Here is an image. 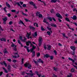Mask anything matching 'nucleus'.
Listing matches in <instances>:
<instances>
[{
	"label": "nucleus",
	"mask_w": 77,
	"mask_h": 77,
	"mask_svg": "<svg viewBox=\"0 0 77 77\" xmlns=\"http://www.w3.org/2000/svg\"><path fill=\"white\" fill-rule=\"evenodd\" d=\"M42 17V14H39L38 15V17H39V18H41V17Z\"/></svg>",
	"instance_id": "49"
},
{
	"label": "nucleus",
	"mask_w": 77,
	"mask_h": 77,
	"mask_svg": "<svg viewBox=\"0 0 77 77\" xmlns=\"http://www.w3.org/2000/svg\"><path fill=\"white\" fill-rule=\"evenodd\" d=\"M62 35H63L64 37H66V35H65V34L64 33H61Z\"/></svg>",
	"instance_id": "53"
},
{
	"label": "nucleus",
	"mask_w": 77,
	"mask_h": 77,
	"mask_svg": "<svg viewBox=\"0 0 77 77\" xmlns=\"http://www.w3.org/2000/svg\"><path fill=\"white\" fill-rule=\"evenodd\" d=\"M50 59H51V60H53V56H50Z\"/></svg>",
	"instance_id": "51"
},
{
	"label": "nucleus",
	"mask_w": 77,
	"mask_h": 77,
	"mask_svg": "<svg viewBox=\"0 0 77 77\" xmlns=\"http://www.w3.org/2000/svg\"><path fill=\"white\" fill-rule=\"evenodd\" d=\"M58 21L60 23H61V22H62V20H60V18H58Z\"/></svg>",
	"instance_id": "44"
},
{
	"label": "nucleus",
	"mask_w": 77,
	"mask_h": 77,
	"mask_svg": "<svg viewBox=\"0 0 77 77\" xmlns=\"http://www.w3.org/2000/svg\"><path fill=\"white\" fill-rule=\"evenodd\" d=\"M11 11L12 12H16V10H12Z\"/></svg>",
	"instance_id": "41"
},
{
	"label": "nucleus",
	"mask_w": 77,
	"mask_h": 77,
	"mask_svg": "<svg viewBox=\"0 0 77 77\" xmlns=\"http://www.w3.org/2000/svg\"><path fill=\"white\" fill-rule=\"evenodd\" d=\"M40 55H41L40 53H39V52H38L37 53V57H39V56H40Z\"/></svg>",
	"instance_id": "40"
},
{
	"label": "nucleus",
	"mask_w": 77,
	"mask_h": 77,
	"mask_svg": "<svg viewBox=\"0 0 77 77\" xmlns=\"http://www.w3.org/2000/svg\"><path fill=\"white\" fill-rule=\"evenodd\" d=\"M66 21H68V22H70V20H69V18H68L67 17H66Z\"/></svg>",
	"instance_id": "35"
},
{
	"label": "nucleus",
	"mask_w": 77,
	"mask_h": 77,
	"mask_svg": "<svg viewBox=\"0 0 77 77\" xmlns=\"http://www.w3.org/2000/svg\"><path fill=\"white\" fill-rule=\"evenodd\" d=\"M7 69L8 70V71L9 72H11V66L10 64H9L7 66Z\"/></svg>",
	"instance_id": "4"
},
{
	"label": "nucleus",
	"mask_w": 77,
	"mask_h": 77,
	"mask_svg": "<svg viewBox=\"0 0 77 77\" xmlns=\"http://www.w3.org/2000/svg\"><path fill=\"white\" fill-rule=\"evenodd\" d=\"M13 62H14V63H16L17 62V60H14L13 61Z\"/></svg>",
	"instance_id": "60"
},
{
	"label": "nucleus",
	"mask_w": 77,
	"mask_h": 77,
	"mask_svg": "<svg viewBox=\"0 0 77 77\" xmlns=\"http://www.w3.org/2000/svg\"><path fill=\"white\" fill-rule=\"evenodd\" d=\"M29 29L30 30H35V28L32 27V26H29Z\"/></svg>",
	"instance_id": "10"
},
{
	"label": "nucleus",
	"mask_w": 77,
	"mask_h": 77,
	"mask_svg": "<svg viewBox=\"0 0 77 77\" xmlns=\"http://www.w3.org/2000/svg\"><path fill=\"white\" fill-rule=\"evenodd\" d=\"M35 24H36V27H38V23H34V26H35Z\"/></svg>",
	"instance_id": "27"
},
{
	"label": "nucleus",
	"mask_w": 77,
	"mask_h": 77,
	"mask_svg": "<svg viewBox=\"0 0 77 77\" xmlns=\"http://www.w3.org/2000/svg\"><path fill=\"white\" fill-rule=\"evenodd\" d=\"M7 17H6L4 18H3V21H6L7 20H8Z\"/></svg>",
	"instance_id": "26"
},
{
	"label": "nucleus",
	"mask_w": 77,
	"mask_h": 77,
	"mask_svg": "<svg viewBox=\"0 0 77 77\" xmlns=\"http://www.w3.org/2000/svg\"><path fill=\"white\" fill-rule=\"evenodd\" d=\"M47 28L48 29V30L51 31V28H49L48 27H47Z\"/></svg>",
	"instance_id": "42"
},
{
	"label": "nucleus",
	"mask_w": 77,
	"mask_h": 77,
	"mask_svg": "<svg viewBox=\"0 0 77 77\" xmlns=\"http://www.w3.org/2000/svg\"><path fill=\"white\" fill-rule=\"evenodd\" d=\"M47 34L48 35H51V33L50 32V31H48L47 32Z\"/></svg>",
	"instance_id": "38"
},
{
	"label": "nucleus",
	"mask_w": 77,
	"mask_h": 77,
	"mask_svg": "<svg viewBox=\"0 0 77 77\" xmlns=\"http://www.w3.org/2000/svg\"><path fill=\"white\" fill-rule=\"evenodd\" d=\"M6 6H8V8H11V6H10V5L9 4H8V2H6Z\"/></svg>",
	"instance_id": "19"
},
{
	"label": "nucleus",
	"mask_w": 77,
	"mask_h": 77,
	"mask_svg": "<svg viewBox=\"0 0 77 77\" xmlns=\"http://www.w3.org/2000/svg\"><path fill=\"white\" fill-rule=\"evenodd\" d=\"M30 47H33V46H34V45H33L32 44V43L31 42V43H30Z\"/></svg>",
	"instance_id": "56"
},
{
	"label": "nucleus",
	"mask_w": 77,
	"mask_h": 77,
	"mask_svg": "<svg viewBox=\"0 0 77 77\" xmlns=\"http://www.w3.org/2000/svg\"><path fill=\"white\" fill-rule=\"evenodd\" d=\"M37 62L39 63H44V61L41 60L40 58H39L38 60H37Z\"/></svg>",
	"instance_id": "6"
},
{
	"label": "nucleus",
	"mask_w": 77,
	"mask_h": 77,
	"mask_svg": "<svg viewBox=\"0 0 77 77\" xmlns=\"http://www.w3.org/2000/svg\"><path fill=\"white\" fill-rule=\"evenodd\" d=\"M0 63H1V64L2 65H4L5 67H7V64L6 63V62L5 61H4L3 62H0Z\"/></svg>",
	"instance_id": "5"
},
{
	"label": "nucleus",
	"mask_w": 77,
	"mask_h": 77,
	"mask_svg": "<svg viewBox=\"0 0 77 77\" xmlns=\"http://www.w3.org/2000/svg\"><path fill=\"white\" fill-rule=\"evenodd\" d=\"M43 22H44V23H45L46 24H48V23H49L48 22H47V21H46V19L45 18H44V19L43 21Z\"/></svg>",
	"instance_id": "21"
},
{
	"label": "nucleus",
	"mask_w": 77,
	"mask_h": 77,
	"mask_svg": "<svg viewBox=\"0 0 77 77\" xmlns=\"http://www.w3.org/2000/svg\"><path fill=\"white\" fill-rule=\"evenodd\" d=\"M24 47L26 48L28 53H29V52L30 51V50L29 49V47L25 46H24Z\"/></svg>",
	"instance_id": "9"
},
{
	"label": "nucleus",
	"mask_w": 77,
	"mask_h": 77,
	"mask_svg": "<svg viewBox=\"0 0 77 77\" xmlns=\"http://www.w3.org/2000/svg\"><path fill=\"white\" fill-rule=\"evenodd\" d=\"M16 4L17 5H18L19 6L20 5V3H19V2H16Z\"/></svg>",
	"instance_id": "54"
},
{
	"label": "nucleus",
	"mask_w": 77,
	"mask_h": 77,
	"mask_svg": "<svg viewBox=\"0 0 77 77\" xmlns=\"http://www.w3.org/2000/svg\"><path fill=\"white\" fill-rule=\"evenodd\" d=\"M70 48L73 51H74L75 50V47L73 46H71Z\"/></svg>",
	"instance_id": "15"
},
{
	"label": "nucleus",
	"mask_w": 77,
	"mask_h": 77,
	"mask_svg": "<svg viewBox=\"0 0 77 77\" xmlns=\"http://www.w3.org/2000/svg\"><path fill=\"white\" fill-rule=\"evenodd\" d=\"M20 12H22V14L24 16H28V15L27 14L24 13L23 11H20Z\"/></svg>",
	"instance_id": "17"
},
{
	"label": "nucleus",
	"mask_w": 77,
	"mask_h": 77,
	"mask_svg": "<svg viewBox=\"0 0 77 77\" xmlns=\"http://www.w3.org/2000/svg\"><path fill=\"white\" fill-rule=\"evenodd\" d=\"M52 20H53V21H56V19H55V18H54V17H52Z\"/></svg>",
	"instance_id": "52"
},
{
	"label": "nucleus",
	"mask_w": 77,
	"mask_h": 77,
	"mask_svg": "<svg viewBox=\"0 0 77 77\" xmlns=\"http://www.w3.org/2000/svg\"><path fill=\"white\" fill-rule=\"evenodd\" d=\"M43 47L45 50H47V47H46V45H44Z\"/></svg>",
	"instance_id": "46"
},
{
	"label": "nucleus",
	"mask_w": 77,
	"mask_h": 77,
	"mask_svg": "<svg viewBox=\"0 0 77 77\" xmlns=\"http://www.w3.org/2000/svg\"><path fill=\"white\" fill-rule=\"evenodd\" d=\"M22 6L23 8H25V7H26V5L25 4H23Z\"/></svg>",
	"instance_id": "55"
},
{
	"label": "nucleus",
	"mask_w": 77,
	"mask_h": 77,
	"mask_svg": "<svg viewBox=\"0 0 77 77\" xmlns=\"http://www.w3.org/2000/svg\"><path fill=\"white\" fill-rule=\"evenodd\" d=\"M30 41H28V42H26V44L27 46H29L30 45V44L31 43Z\"/></svg>",
	"instance_id": "11"
},
{
	"label": "nucleus",
	"mask_w": 77,
	"mask_h": 77,
	"mask_svg": "<svg viewBox=\"0 0 77 77\" xmlns=\"http://www.w3.org/2000/svg\"><path fill=\"white\" fill-rule=\"evenodd\" d=\"M3 52H4V53L5 55V54H8V53H9L7 51H5Z\"/></svg>",
	"instance_id": "34"
},
{
	"label": "nucleus",
	"mask_w": 77,
	"mask_h": 77,
	"mask_svg": "<svg viewBox=\"0 0 77 77\" xmlns=\"http://www.w3.org/2000/svg\"><path fill=\"white\" fill-rule=\"evenodd\" d=\"M7 15H8V16L9 17H11V15L10 14H7Z\"/></svg>",
	"instance_id": "64"
},
{
	"label": "nucleus",
	"mask_w": 77,
	"mask_h": 77,
	"mask_svg": "<svg viewBox=\"0 0 77 77\" xmlns=\"http://www.w3.org/2000/svg\"><path fill=\"white\" fill-rule=\"evenodd\" d=\"M35 51H33L32 54V57H33L35 56Z\"/></svg>",
	"instance_id": "28"
},
{
	"label": "nucleus",
	"mask_w": 77,
	"mask_h": 77,
	"mask_svg": "<svg viewBox=\"0 0 77 77\" xmlns=\"http://www.w3.org/2000/svg\"><path fill=\"white\" fill-rule=\"evenodd\" d=\"M1 30L2 31H3L4 29H2V26L0 25V30Z\"/></svg>",
	"instance_id": "50"
},
{
	"label": "nucleus",
	"mask_w": 77,
	"mask_h": 77,
	"mask_svg": "<svg viewBox=\"0 0 77 77\" xmlns=\"http://www.w3.org/2000/svg\"><path fill=\"white\" fill-rule=\"evenodd\" d=\"M7 60L8 61V62H11V59H7Z\"/></svg>",
	"instance_id": "58"
},
{
	"label": "nucleus",
	"mask_w": 77,
	"mask_h": 77,
	"mask_svg": "<svg viewBox=\"0 0 77 77\" xmlns=\"http://www.w3.org/2000/svg\"><path fill=\"white\" fill-rule=\"evenodd\" d=\"M54 52L55 55H57V52L56 51L54 50Z\"/></svg>",
	"instance_id": "39"
},
{
	"label": "nucleus",
	"mask_w": 77,
	"mask_h": 77,
	"mask_svg": "<svg viewBox=\"0 0 77 77\" xmlns=\"http://www.w3.org/2000/svg\"><path fill=\"white\" fill-rule=\"evenodd\" d=\"M56 17H57L60 18L61 19H62V18H63V17H62V16H61L60 14L59 13L56 14Z\"/></svg>",
	"instance_id": "3"
},
{
	"label": "nucleus",
	"mask_w": 77,
	"mask_h": 77,
	"mask_svg": "<svg viewBox=\"0 0 77 77\" xmlns=\"http://www.w3.org/2000/svg\"><path fill=\"white\" fill-rule=\"evenodd\" d=\"M68 59L69 60H71L72 61V62L73 63H74V60H73L72 59L71 57H69L68 58Z\"/></svg>",
	"instance_id": "20"
},
{
	"label": "nucleus",
	"mask_w": 77,
	"mask_h": 77,
	"mask_svg": "<svg viewBox=\"0 0 77 77\" xmlns=\"http://www.w3.org/2000/svg\"><path fill=\"white\" fill-rule=\"evenodd\" d=\"M42 38L40 37L38 39V42L39 44H38V47H40L42 45Z\"/></svg>",
	"instance_id": "2"
},
{
	"label": "nucleus",
	"mask_w": 77,
	"mask_h": 77,
	"mask_svg": "<svg viewBox=\"0 0 77 77\" xmlns=\"http://www.w3.org/2000/svg\"><path fill=\"white\" fill-rule=\"evenodd\" d=\"M51 46L49 45L48 46V48H47V49L48 50H50V49H51Z\"/></svg>",
	"instance_id": "30"
},
{
	"label": "nucleus",
	"mask_w": 77,
	"mask_h": 77,
	"mask_svg": "<svg viewBox=\"0 0 77 77\" xmlns=\"http://www.w3.org/2000/svg\"><path fill=\"white\" fill-rule=\"evenodd\" d=\"M74 71H75V69H74L73 68H72L71 70V72H74Z\"/></svg>",
	"instance_id": "31"
},
{
	"label": "nucleus",
	"mask_w": 77,
	"mask_h": 77,
	"mask_svg": "<svg viewBox=\"0 0 77 77\" xmlns=\"http://www.w3.org/2000/svg\"><path fill=\"white\" fill-rule=\"evenodd\" d=\"M24 66L26 68H27L28 66H29L28 67V68H29V69H31V68H32V65L30 64L29 63H26L24 64Z\"/></svg>",
	"instance_id": "1"
},
{
	"label": "nucleus",
	"mask_w": 77,
	"mask_h": 77,
	"mask_svg": "<svg viewBox=\"0 0 77 77\" xmlns=\"http://www.w3.org/2000/svg\"><path fill=\"white\" fill-rule=\"evenodd\" d=\"M44 57H46V58H48L50 57V56L48 54H46L45 55H44Z\"/></svg>",
	"instance_id": "12"
},
{
	"label": "nucleus",
	"mask_w": 77,
	"mask_h": 77,
	"mask_svg": "<svg viewBox=\"0 0 77 77\" xmlns=\"http://www.w3.org/2000/svg\"><path fill=\"white\" fill-rule=\"evenodd\" d=\"M18 43L19 44H20V45H21V47H23V45L22 44H21V42H20V40H18Z\"/></svg>",
	"instance_id": "24"
},
{
	"label": "nucleus",
	"mask_w": 77,
	"mask_h": 77,
	"mask_svg": "<svg viewBox=\"0 0 77 77\" xmlns=\"http://www.w3.org/2000/svg\"><path fill=\"white\" fill-rule=\"evenodd\" d=\"M33 6H34V8L35 9H37V6H36V4H35Z\"/></svg>",
	"instance_id": "33"
},
{
	"label": "nucleus",
	"mask_w": 77,
	"mask_h": 77,
	"mask_svg": "<svg viewBox=\"0 0 77 77\" xmlns=\"http://www.w3.org/2000/svg\"><path fill=\"white\" fill-rule=\"evenodd\" d=\"M34 50L33 49H31L30 50V51H31V53H33V51Z\"/></svg>",
	"instance_id": "59"
},
{
	"label": "nucleus",
	"mask_w": 77,
	"mask_h": 77,
	"mask_svg": "<svg viewBox=\"0 0 77 77\" xmlns=\"http://www.w3.org/2000/svg\"><path fill=\"white\" fill-rule=\"evenodd\" d=\"M29 33L30 34H29L28 32H27L26 36L27 38L28 39H29L30 38V35H31V33L29 32Z\"/></svg>",
	"instance_id": "7"
},
{
	"label": "nucleus",
	"mask_w": 77,
	"mask_h": 77,
	"mask_svg": "<svg viewBox=\"0 0 77 77\" xmlns=\"http://www.w3.org/2000/svg\"><path fill=\"white\" fill-rule=\"evenodd\" d=\"M51 3H56V2H58L59 3L60 2V1L57 0H51Z\"/></svg>",
	"instance_id": "8"
},
{
	"label": "nucleus",
	"mask_w": 77,
	"mask_h": 77,
	"mask_svg": "<svg viewBox=\"0 0 77 77\" xmlns=\"http://www.w3.org/2000/svg\"><path fill=\"white\" fill-rule=\"evenodd\" d=\"M20 23H21V24H23V25H24V23L23 22V21H22L21 20H20V22H19V24H20Z\"/></svg>",
	"instance_id": "36"
},
{
	"label": "nucleus",
	"mask_w": 77,
	"mask_h": 77,
	"mask_svg": "<svg viewBox=\"0 0 77 77\" xmlns=\"http://www.w3.org/2000/svg\"><path fill=\"white\" fill-rule=\"evenodd\" d=\"M41 30H42V31H45V30L44 28H43V26H41Z\"/></svg>",
	"instance_id": "29"
},
{
	"label": "nucleus",
	"mask_w": 77,
	"mask_h": 77,
	"mask_svg": "<svg viewBox=\"0 0 77 77\" xmlns=\"http://www.w3.org/2000/svg\"><path fill=\"white\" fill-rule=\"evenodd\" d=\"M1 41H4V42H6V38H2L1 39H0Z\"/></svg>",
	"instance_id": "14"
},
{
	"label": "nucleus",
	"mask_w": 77,
	"mask_h": 77,
	"mask_svg": "<svg viewBox=\"0 0 77 77\" xmlns=\"http://www.w3.org/2000/svg\"><path fill=\"white\" fill-rule=\"evenodd\" d=\"M71 18H72L73 20H76V19H77V16L74 15L73 16V17H71Z\"/></svg>",
	"instance_id": "13"
},
{
	"label": "nucleus",
	"mask_w": 77,
	"mask_h": 77,
	"mask_svg": "<svg viewBox=\"0 0 77 77\" xmlns=\"http://www.w3.org/2000/svg\"><path fill=\"white\" fill-rule=\"evenodd\" d=\"M24 59L23 58L22 59V63H21V65H23V64L24 63Z\"/></svg>",
	"instance_id": "48"
},
{
	"label": "nucleus",
	"mask_w": 77,
	"mask_h": 77,
	"mask_svg": "<svg viewBox=\"0 0 77 77\" xmlns=\"http://www.w3.org/2000/svg\"><path fill=\"white\" fill-rule=\"evenodd\" d=\"M34 62H35V64L37 65H38V61L36 62L35 60H34Z\"/></svg>",
	"instance_id": "32"
},
{
	"label": "nucleus",
	"mask_w": 77,
	"mask_h": 77,
	"mask_svg": "<svg viewBox=\"0 0 77 77\" xmlns=\"http://www.w3.org/2000/svg\"><path fill=\"white\" fill-rule=\"evenodd\" d=\"M13 24V22L12 21H10L9 23V25H11V24Z\"/></svg>",
	"instance_id": "47"
},
{
	"label": "nucleus",
	"mask_w": 77,
	"mask_h": 77,
	"mask_svg": "<svg viewBox=\"0 0 77 77\" xmlns=\"http://www.w3.org/2000/svg\"><path fill=\"white\" fill-rule=\"evenodd\" d=\"M3 69L4 70L6 73H8V71H7V70H6V69H5V67H3Z\"/></svg>",
	"instance_id": "25"
},
{
	"label": "nucleus",
	"mask_w": 77,
	"mask_h": 77,
	"mask_svg": "<svg viewBox=\"0 0 77 77\" xmlns=\"http://www.w3.org/2000/svg\"><path fill=\"white\" fill-rule=\"evenodd\" d=\"M6 7H5L4 8V10L5 12H7V11H6Z\"/></svg>",
	"instance_id": "45"
},
{
	"label": "nucleus",
	"mask_w": 77,
	"mask_h": 77,
	"mask_svg": "<svg viewBox=\"0 0 77 77\" xmlns=\"http://www.w3.org/2000/svg\"><path fill=\"white\" fill-rule=\"evenodd\" d=\"M32 47V49L33 50H35V48H36V46H33Z\"/></svg>",
	"instance_id": "43"
},
{
	"label": "nucleus",
	"mask_w": 77,
	"mask_h": 77,
	"mask_svg": "<svg viewBox=\"0 0 77 77\" xmlns=\"http://www.w3.org/2000/svg\"><path fill=\"white\" fill-rule=\"evenodd\" d=\"M12 57L14 58H17V56L16 55L14 56V55H12Z\"/></svg>",
	"instance_id": "63"
},
{
	"label": "nucleus",
	"mask_w": 77,
	"mask_h": 77,
	"mask_svg": "<svg viewBox=\"0 0 77 77\" xmlns=\"http://www.w3.org/2000/svg\"><path fill=\"white\" fill-rule=\"evenodd\" d=\"M48 19L50 21H53V19L51 17H48Z\"/></svg>",
	"instance_id": "16"
},
{
	"label": "nucleus",
	"mask_w": 77,
	"mask_h": 77,
	"mask_svg": "<svg viewBox=\"0 0 77 77\" xmlns=\"http://www.w3.org/2000/svg\"><path fill=\"white\" fill-rule=\"evenodd\" d=\"M19 3H20V5H23V2H19Z\"/></svg>",
	"instance_id": "62"
},
{
	"label": "nucleus",
	"mask_w": 77,
	"mask_h": 77,
	"mask_svg": "<svg viewBox=\"0 0 77 77\" xmlns=\"http://www.w3.org/2000/svg\"><path fill=\"white\" fill-rule=\"evenodd\" d=\"M14 46H15V45L14 44H13L11 45V47L13 48L14 47Z\"/></svg>",
	"instance_id": "61"
},
{
	"label": "nucleus",
	"mask_w": 77,
	"mask_h": 77,
	"mask_svg": "<svg viewBox=\"0 0 77 77\" xmlns=\"http://www.w3.org/2000/svg\"><path fill=\"white\" fill-rule=\"evenodd\" d=\"M39 13L38 11H37V13H36V16L37 17H38V16H39Z\"/></svg>",
	"instance_id": "37"
},
{
	"label": "nucleus",
	"mask_w": 77,
	"mask_h": 77,
	"mask_svg": "<svg viewBox=\"0 0 77 77\" xmlns=\"http://www.w3.org/2000/svg\"><path fill=\"white\" fill-rule=\"evenodd\" d=\"M51 12L52 14L54 12V10H53V9H51Z\"/></svg>",
	"instance_id": "57"
},
{
	"label": "nucleus",
	"mask_w": 77,
	"mask_h": 77,
	"mask_svg": "<svg viewBox=\"0 0 77 77\" xmlns=\"http://www.w3.org/2000/svg\"><path fill=\"white\" fill-rule=\"evenodd\" d=\"M51 26H52V27H57L56 25L54 24H52L51 25Z\"/></svg>",
	"instance_id": "22"
},
{
	"label": "nucleus",
	"mask_w": 77,
	"mask_h": 77,
	"mask_svg": "<svg viewBox=\"0 0 77 77\" xmlns=\"http://www.w3.org/2000/svg\"><path fill=\"white\" fill-rule=\"evenodd\" d=\"M29 3L30 5H32V6H33L35 4V3H34V2H33L32 1L29 2Z\"/></svg>",
	"instance_id": "23"
},
{
	"label": "nucleus",
	"mask_w": 77,
	"mask_h": 77,
	"mask_svg": "<svg viewBox=\"0 0 77 77\" xmlns=\"http://www.w3.org/2000/svg\"><path fill=\"white\" fill-rule=\"evenodd\" d=\"M35 35L33 34L32 36H34V37H35V36H38V34H37V32H35Z\"/></svg>",
	"instance_id": "18"
}]
</instances>
